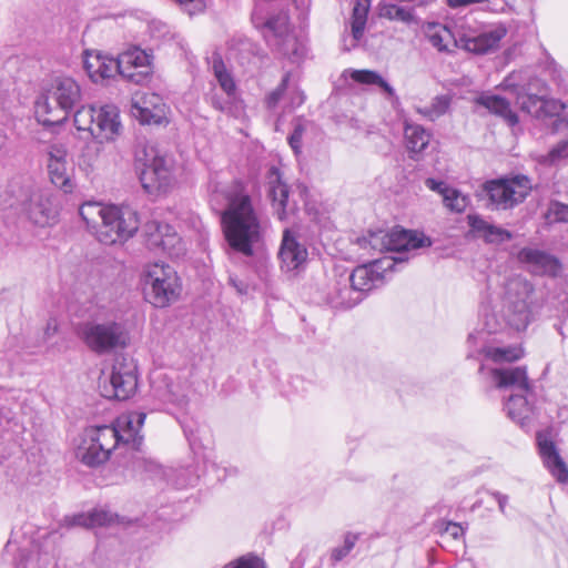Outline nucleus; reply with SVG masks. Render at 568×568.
I'll use <instances>...</instances> for the list:
<instances>
[{
  "instance_id": "obj_55",
  "label": "nucleus",
  "mask_w": 568,
  "mask_h": 568,
  "mask_svg": "<svg viewBox=\"0 0 568 568\" xmlns=\"http://www.w3.org/2000/svg\"><path fill=\"white\" fill-rule=\"evenodd\" d=\"M100 148L95 144H88L82 151L81 159L83 164L92 166L94 161L98 159Z\"/></svg>"
},
{
  "instance_id": "obj_23",
  "label": "nucleus",
  "mask_w": 568,
  "mask_h": 568,
  "mask_svg": "<svg viewBox=\"0 0 568 568\" xmlns=\"http://www.w3.org/2000/svg\"><path fill=\"white\" fill-rule=\"evenodd\" d=\"M92 130V138L100 143L103 141H112L119 135L121 123L119 120V111L115 105L106 104L97 109V116Z\"/></svg>"
},
{
  "instance_id": "obj_7",
  "label": "nucleus",
  "mask_w": 568,
  "mask_h": 568,
  "mask_svg": "<svg viewBox=\"0 0 568 568\" xmlns=\"http://www.w3.org/2000/svg\"><path fill=\"white\" fill-rule=\"evenodd\" d=\"M143 291L148 302L155 307H165L176 301L180 295V277L168 264H150L143 274Z\"/></svg>"
},
{
  "instance_id": "obj_10",
  "label": "nucleus",
  "mask_w": 568,
  "mask_h": 568,
  "mask_svg": "<svg viewBox=\"0 0 568 568\" xmlns=\"http://www.w3.org/2000/svg\"><path fill=\"white\" fill-rule=\"evenodd\" d=\"M139 229L136 212L130 206H108L97 229L98 240L106 245L121 243L133 236Z\"/></svg>"
},
{
  "instance_id": "obj_3",
  "label": "nucleus",
  "mask_w": 568,
  "mask_h": 568,
  "mask_svg": "<svg viewBox=\"0 0 568 568\" xmlns=\"http://www.w3.org/2000/svg\"><path fill=\"white\" fill-rule=\"evenodd\" d=\"M81 88L69 77H58L39 95L34 112L45 126L62 124L81 103Z\"/></svg>"
},
{
  "instance_id": "obj_18",
  "label": "nucleus",
  "mask_w": 568,
  "mask_h": 568,
  "mask_svg": "<svg viewBox=\"0 0 568 568\" xmlns=\"http://www.w3.org/2000/svg\"><path fill=\"white\" fill-rule=\"evenodd\" d=\"M430 245L432 241L423 233L395 229L388 232V252L395 253L396 255L384 257L383 260L395 261V257H403V260L396 261L395 264L405 262L409 258V254L413 250Z\"/></svg>"
},
{
  "instance_id": "obj_17",
  "label": "nucleus",
  "mask_w": 568,
  "mask_h": 568,
  "mask_svg": "<svg viewBox=\"0 0 568 568\" xmlns=\"http://www.w3.org/2000/svg\"><path fill=\"white\" fill-rule=\"evenodd\" d=\"M308 252L301 236L291 229H285L278 250L281 268L292 272L301 268L307 261Z\"/></svg>"
},
{
  "instance_id": "obj_22",
  "label": "nucleus",
  "mask_w": 568,
  "mask_h": 568,
  "mask_svg": "<svg viewBox=\"0 0 568 568\" xmlns=\"http://www.w3.org/2000/svg\"><path fill=\"white\" fill-rule=\"evenodd\" d=\"M507 30L503 26L485 30L474 37L460 39L463 48L471 53L483 55L495 52L499 49L500 41L506 37Z\"/></svg>"
},
{
  "instance_id": "obj_40",
  "label": "nucleus",
  "mask_w": 568,
  "mask_h": 568,
  "mask_svg": "<svg viewBox=\"0 0 568 568\" xmlns=\"http://www.w3.org/2000/svg\"><path fill=\"white\" fill-rule=\"evenodd\" d=\"M106 209L108 206H102L100 203L88 202L80 207L79 214L88 227L94 229L97 231L100 222L102 221V215H104L106 212Z\"/></svg>"
},
{
  "instance_id": "obj_51",
  "label": "nucleus",
  "mask_w": 568,
  "mask_h": 568,
  "mask_svg": "<svg viewBox=\"0 0 568 568\" xmlns=\"http://www.w3.org/2000/svg\"><path fill=\"white\" fill-rule=\"evenodd\" d=\"M305 131V126L302 121L294 123L293 132L288 135L287 141L295 154H298L302 149V139Z\"/></svg>"
},
{
  "instance_id": "obj_15",
  "label": "nucleus",
  "mask_w": 568,
  "mask_h": 568,
  "mask_svg": "<svg viewBox=\"0 0 568 568\" xmlns=\"http://www.w3.org/2000/svg\"><path fill=\"white\" fill-rule=\"evenodd\" d=\"M403 257L392 260H374L356 266L351 275L346 277L353 287L365 296L366 292L378 287L384 283L385 273L393 271L395 262Z\"/></svg>"
},
{
  "instance_id": "obj_30",
  "label": "nucleus",
  "mask_w": 568,
  "mask_h": 568,
  "mask_svg": "<svg viewBox=\"0 0 568 568\" xmlns=\"http://www.w3.org/2000/svg\"><path fill=\"white\" fill-rule=\"evenodd\" d=\"M424 32L429 43L440 52H449L457 45L452 31L442 23H428Z\"/></svg>"
},
{
  "instance_id": "obj_4",
  "label": "nucleus",
  "mask_w": 568,
  "mask_h": 568,
  "mask_svg": "<svg viewBox=\"0 0 568 568\" xmlns=\"http://www.w3.org/2000/svg\"><path fill=\"white\" fill-rule=\"evenodd\" d=\"M490 375L497 388H511L516 392L507 399L505 410L511 420L525 427L532 413V405L528 398L531 394V386L526 367L494 368Z\"/></svg>"
},
{
  "instance_id": "obj_6",
  "label": "nucleus",
  "mask_w": 568,
  "mask_h": 568,
  "mask_svg": "<svg viewBox=\"0 0 568 568\" xmlns=\"http://www.w3.org/2000/svg\"><path fill=\"white\" fill-rule=\"evenodd\" d=\"M78 336L97 355L111 354L129 344L125 325L116 321L83 323L78 329Z\"/></svg>"
},
{
  "instance_id": "obj_16",
  "label": "nucleus",
  "mask_w": 568,
  "mask_h": 568,
  "mask_svg": "<svg viewBox=\"0 0 568 568\" xmlns=\"http://www.w3.org/2000/svg\"><path fill=\"white\" fill-rule=\"evenodd\" d=\"M110 390H106L108 397H114L119 400L128 399L133 395L138 387L136 366L126 358H116L110 374Z\"/></svg>"
},
{
  "instance_id": "obj_45",
  "label": "nucleus",
  "mask_w": 568,
  "mask_h": 568,
  "mask_svg": "<svg viewBox=\"0 0 568 568\" xmlns=\"http://www.w3.org/2000/svg\"><path fill=\"white\" fill-rule=\"evenodd\" d=\"M358 540V535L346 532L344 535L343 546L334 547L329 552V564L332 567L336 566L339 561L346 558Z\"/></svg>"
},
{
  "instance_id": "obj_36",
  "label": "nucleus",
  "mask_w": 568,
  "mask_h": 568,
  "mask_svg": "<svg viewBox=\"0 0 568 568\" xmlns=\"http://www.w3.org/2000/svg\"><path fill=\"white\" fill-rule=\"evenodd\" d=\"M513 80V75L506 79L507 85L514 87L515 94H527L534 97H545L548 95V87L546 82L537 77H530L525 83H514L510 82Z\"/></svg>"
},
{
  "instance_id": "obj_8",
  "label": "nucleus",
  "mask_w": 568,
  "mask_h": 568,
  "mask_svg": "<svg viewBox=\"0 0 568 568\" xmlns=\"http://www.w3.org/2000/svg\"><path fill=\"white\" fill-rule=\"evenodd\" d=\"M136 169L140 181L149 193L164 192L171 183L168 159L160 154L155 145L146 143L135 153Z\"/></svg>"
},
{
  "instance_id": "obj_24",
  "label": "nucleus",
  "mask_w": 568,
  "mask_h": 568,
  "mask_svg": "<svg viewBox=\"0 0 568 568\" xmlns=\"http://www.w3.org/2000/svg\"><path fill=\"white\" fill-rule=\"evenodd\" d=\"M536 439L546 467L559 483H568V467L560 457L555 443L542 433H537Z\"/></svg>"
},
{
  "instance_id": "obj_25",
  "label": "nucleus",
  "mask_w": 568,
  "mask_h": 568,
  "mask_svg": "<svg viewBox=\"0 0 568 568\" xmlns=\"http://www.w3.org/2000/svg\"><path fill=\"white\" fill-rule=\"evenodd\" d=\"M363 301V294L357 292L346 277L336 280L326 295L327 304L335 310H348Z\"/></svg>"
},
{
  "instance_id": "obj_29",
  "label": "nucleus",
  "mask_w": 568,
  "mask_h": 568,
  "mask_svg": "<svg viewBox=\"0 0 568 568\" xmlns=\"http://www.w3.org/2000/svg\"><path fill=\"white\" fill-rule=\"evenodd\" d=\"M477 103L503 118L510 126H515L519 121L518 115L510 109L509 101L500 95H481L477 99Z\"/></svg>"
},
{
  "instance_id": "obj_34",
  "label": "nucleus",
  "mask_w": 568,
  "mask_h": 568,
  "mask_svg": "<svg viewBox=\"0 0 568 568\" xmlns=\"http://www.w3.org/2000/svg\"><path fill=\"white\" fill-rule=\"evenodd\" d=\"M212 72L221 89L229 95H233L236 89L232 74L227 71L222 57L214 52L210 58Z\"/></svg>"
},
{
  "instance_id": "obj_27",
  "label": "nucleus",
  "mask_w": 568,
  "mask_h": 568,
  "mask_svg": "<svg viewBox=\"0 0 568 568\" xmlns=\"http://www.w3.org/2000/svg\"><path fill=\"white\" fill-rule=\"evenodd\" d=\"M124 53H134L132 57L139 59H134L126 68L119 69V74L135 84L148 82L151 74V55L138 47L129 49Z\"/></svg>"
},
{
  "instance_id": "obj_5",
  "label": "nucleus",
  "mask_w": 568,
  "mask_h": 568,
  "mask_svg": "<svg viewBox=\"0 0 568 568\" xmlns=\"http://www.w3.org/2000/svg\"><path fill=\"white\" fill-rule=\"evenodd\" d=\"M252 22L257 29H263L264 38L268 44L284 57H298V43L291 31L290 19L286 11L265 14L262 6H255L252 12Z\"/></svg>"
},
{
  "instance_id": "obj_39",
  "label": "nucleus",
  "mask_w": 568,
  "mask_h": 568,
  "mask_svg": "<svg viewBox=\"0 0 568 568\" xmlns=\"http://www.w3.org/2000/svg\"><path fill=\"white\" fill-rule=\"evenodd\" d=\"M483 327L480 329H475L469 333L467 337V345L470 349L468 356H475V354H486V351L489 347L488 336L493 333L488 332L485 327V312L483 311Z\"/></svg>"
},
{
  "instance_id": "obj_47",
  "label": "nucleus",
  "mask_w": 568,
  "mask_h": 568,
  "mask_svg": "<svg viewBox=\"0 0 568 568\" xmlns=\"http://www.w3.org/2000/svg\"><path fill=\"white\" fill-rule=\"evenodd\" d=\"M449 104L450 99L447 95H438L433 99L429 106H426L420 112L434 121L447 112Z\"/></svg>"
},
{
  "instance_id": "obj_43",
  "label": "nucleus",
  "mask_w": 568,
  "mask_h": 568,
  "mask_svg": "<svg viewBox=\"0 0 568 568\" xmlns=\"http://www.w3.org/2000/svg\"><path fill=\"white\" fill-rule=\"evenodd\" d=\"M97 116V109L92 105L81 106L74 110V125L79 131H88L92 135V130Z\"/></svg>"
},
{
  "instance_id": "obj_20",
  "label": "nucleus",
  "mask_w": 568,
  "mask_h": 568,
  "mask_svg": "<svg viewBox=\"0 0 568 568\" xmlns=\"http://www.w3.org/2000/svg\"><path fill=\"white\" fill-rule=\"evenodd\" d=\"M518 260L536 275L557 276L561 271L559 260L538 248L524 247L518 252Z\"/></svg>"
},
{
  "instance_id": "obj_63",
  "label": "nucleus",
  "mask_w": 568,
  "mask_h": 568,
  "mask_svg": "<svg viewBox=\"0 0 568 568\" xmlns=\"http://www.w3.org/2000/svg\"><path fill=\"white\" fill-rule=\"evenodd\" d=\"M212 104H213V106H214L216 110H221V111H223V110H224V108H225V106H224V104H223V102H222L220 99H217V98H213V99H212Z\"/></svg>"
},
{
  "instance_id": "obj_58",
  "label": "nucleus",
  "mask_w": 568,
  "mask_h": 568,
  "mask_svg": "<svg viewBox=\"0 0 568 568\" xmlns=\"http://www.w3.org/2000/svg\"><path fill=\"white\" fill-rule=\"evenodd\" d=\"M490 496H493L497 504H498V508L501 513H505V507L508 503V496L507 495H504L499 491H488Z\"/></svg>"
},
{
  "instance_id": "obj_49",
  "label": "nucleus",
  "mask_w": 568,
  "mask_h": 568,
  "mask_svg": "<svg viewBox=\"0 0 568 568\" xmlns=\"http://www.w3.org/2000/svg\"><path fill=\"white\" fill-rule=\"evenodd\" d=\"M288 81H290V74L286 73L283 77L281 83L277 85V88L275 90H273L266 97L265 103H266L267 109L273 110L274 108H276L278 102L282 100L284 92L287 89Z\"/></svg>"
},
{
  "instance_id": "obj_42",
  "label": "nucleus",
  "mask_w": 568,
  "mask_h": 568,
  "mask_svg": "<svg viewBox=\"0 0 568 568\" xmlns=\"http://www.w3.org/2000/svg\"><path fill=\"white\" fill-rule=\"evenodd\" d=\"M163 230L171 232L172 226L166 223H161L158 221H151L144 225L143 232L148 239V244L150 246H155V247L161 246L163 248L166 247V242L163 240V235H162Z\"/></svg>"
},
{
  "instance_id": "obj_61",
  "label": "nucleus",
  "mask_w": 568,
  "mask_h": 568,
  "mask_svg": "<svg viewBox=\"0 0 568 568\" xmlns=\"http://www.w3.org/2000/svg\"><path fill=\"white\" fill-rule=\"evenodd\" d=\"M448 525V521H445V520H438L435 525H434V529L438 532V534H445V526Z\"/></svg>"
},
{
  "instance_id": "obj_33",
  "label": "nucleus",
  "mask_w": 568,
  "mask_h": 568,
  "mask_svg": "<svg viewBox=\"0 0 568 568\" xmlns=\"http://www.w3.org/2000/svg\"><path fill=\"white\" fill-rule=\"evenodd\" d=\"M406 148L412 153H419L429 143L430 134L418 124L406 123L404 129Z\"/></svg>"
},
{
  "instance_id": "obj_13",
  "label": "nucleus",
  "mask_w": 568,
  "mask_h": 568,
  "mask_svg": "<svg viewBox=\"0 0 568 568\" xmlns=\"http://www.w3.org/2000/svg\"><path fill=\"white\" fill-rule=\"evenodd\" d=\"M133 53H121L116 59L98 51H84L83 68L89 78L98 83L119 74V69L126 68L136 57Z\"/></svg>"
},
{
  "instance_id": "obj_11",
  "label": "nucleus",
  "mask_w": 568,
  "mask_h": 568,
  "mask_svg": "<svg viewBox=\"0 0 568 568\" xmlns=\"http://www.w3.org/2000/svg\"><path fill=\"white\" fill-rule=\"evenodd\" d=\"M516 102L521 111L536 119L561 116V121H564L568 126V103H564L556 99L527 94H516ZM549 154L551 159L567 158L568 138L558 142Z\"/></svg>"
},
{
  "instance_id": "obj_53",
  "label": "nucleus",
  "mask_w": 568,
  "mask_h": 568,
  "mask_svg": "<svg viewBox=\"0 0 568 568\" xmlns=\"http://www.w3.org/2000/svg\"><path fill=\"white\" fill-rule=\"evenodd\" d=\"M67 163V149L63 144H52L48 150V163Z\"/></svg>"
},
{
  "instance_id": "obj_35",
  "label": "nucleus",
  "mask_w": 568,
  "mask_h": 568,
  "mask_svg": "<svg viewBox=\"0 0 568 568\" xmlns=\"http://www.w3.org/2000/svg\"><path fill=\"white\" fill-rule=\"evenodd\" d=\"M351 79L362 84H372L381 88L389 98L395 97L394 88L383 79L376 71L372 70H351Z\"/></svg>"
},
{
  "instance_id": "obj_26",
  "label": "nucleus",
  "mask_w": 568,
  "mask_h": 568,
  "mask_svg": "<svg viewBox=\"0 0 568 568\" xmlns=\"http://www.w3.org/2000/svg\"><path fill=\"white\" fill-rule=\"evenodd\" d=\"M466 220L469 232L488 244H500L513 239V234L508 230L490 224L478 214H468Z\"/></svg>"
},
{
  "instance_id": "obj_31",
  "label": "nucleus",
  "mask_w": 568,
  "mask_h": 568,
  "mask_svg": "<svg viewBox=\"0 0 568 568\" xmlns=\"http://www.w3.org/2000/svg\"><path fill=\"white\" fill-rule=\"evenodd\" d=\"M352 244L369 255L388 252V232L383 230L368 231L366 235L357 236L352 241Z\"/></svg>"
},
{
  "instance_id": "obj_9",
  "label": "nucleus",
  "mask_w": 568,
  "mask_h": 568,
  "mask_svg": "<svg viewBox=\"0 0 568 568\" xmlns=\"http://www.w3.org/2000/svg\"><path fill=\"white\" fill-rule=\"evenodd\" d=\"M116 432L111 426H90L84 429L81 442L75 449L77 458L88 467H99L104 464L113 450Z\"/></svg>"
},
{
  "instance_id": "obj_57",
  "label": "nucleus",
  "mask_w": 568,
  "mask_h": 568,
  "mask_svg": "<svg viewBox=\"0 0 568 568\" xmlns=\"http://www.w3.org/2000/svg\"><path fill=\"white\" fill-rule=\"evenodd\" d=\"M445 534L454 539H459L464 535V528L458 523L448 521V525L445 526Z\"/></svg>"
},
{
  "instance_id": "obj_44",
  "label": "nucleus",
  "mask_w": 568,
  "mask_h": 568,
  "mask_svg": "<svg viewBox=\"0 0 568 568\" xmlns=\"http://www.w3.org/2000/svg\"><path fill=\"white\" fill-rule=\"evenodd\" d=\"M485 356L496 363L514 362L523 356V351L517 346L494 347L489 345Z\"/></svg>"
},
{
  "instance_id": "obj_32",
  "label": "nucleus",
  "mask_w": 568,
  "mask_h": 568,
  "mask_svg": "<svg viewBox=\"0 0 568 568\" xmlns=\"http://www.w3.org/2000/svg\"><path fill=\"white\" fill-rule=\"evenodd\" d=\"M371 2H355L352 16L349 19L352 40L347 48H355L358 41L363 38L367 23Z\"/></svg>"
},
{
  "instance_id": "obj_50",
  "label": "nucleus",
  "mask_w": 568,
  "mask_h": 568,
  "mask_svg": "<svg viewBox=\"0 0 568 568\" xmlns=\"http://www.w3.org/2000/svg\"><path fill=\"white\" fill-rule=\"evenodd\" d=\"M223 568H266L262 559L255 556H243L235 561L229 562Z\"/></svg>"
},
{
  "instance_id": "obj_54",
  "label": "nucleus",
  "mask_w": 568,
  "mask_h": 568,
  "mask_svg": "<svg viewBox=\"0 0 568 568\" xmlns=\"http://www.w3.org/2000/svg\"><path fill=\"white\" fill-rule=\"evenodd\" d=\"M180 10L189 17H194L196 14L203 13L206 6V2H178Z\"/></svg>"
},
{
  "instance_id": "obj_14",
  "label": "nucleus",
  "mask_w": 568,
  "mask_h": 568,
  "mask_svg": "<svg viewBox=\"0 0 568 568\" xmlns=\"http://www.w3.org/2000/svg\"><path fill=\"white\" fill-rule=\"evenodd\" d=\"M146 415L142 412H130L116 418L114 425H110L111 429L116 432L114 440L115 449H124L125 452L140 453L143 443V436L140 430L144 424Z\"/></svg>"
},
{
  "instance_id": "obj_37",
  "label": "nucleus",
  "mask_w": 568,
  "mask_h": 568,
  "mask_svg": "<svg viewBox=\"0 0 568 568\" xmlns=\"http://www.w3.org/2000/svg\"><path fill=\"white\" fill-rule=\"evenodd\" d=\"M113 520V515L104 509H94L88 514H79L72 517L71 525L72 526H82V527H94V526H104L109 525Z\"/></svg>"
},
{
  "instance_id": "obj_62",
  "label": "nucleus",
  "mask_w": 568,
  "mask_h": 568,
  "mask_svg": "<svg viewBox=\"0 0 568 568\" xmlns=\"http://www.w3.org/2000/svg\"><path fill=\"white\" fill-rule=\"evenodd\" d=\"M162 235H163V240L166 242V246H168L171 243V237H174V235H175L174 229L172 227L171 232L163 230Z\"/></svg>"
},
{
  "instance_id": "obj_48",
  "label": "nucleus",
  "mask_w": 568,
  "mask_h": 568,
  "mask_svg": "<svg viewBox=\"0 0 568 568\" xmlns=\"http://www.w3.org/2000/svg\"><path fill=\"white\" fill-rule=\"evenodd\" d=\"M545 217L554 222H568V205L559 201H551L548 205Z\"/></svg>"
},
{
  "instance_id": "obj_12",
  "label": "nucleus",
  "mask_w": 568,
  "mask_h": 568,
  "mask_svg": "<svg viewBox=\"0 0 568 568\" xmlns=\"http://www.w3.org/2000/svg\"><path fill=\"white\" fill-rule=\"evenodd\" d=\"M484 189L490 203L497 210H509L525 201L532 185L528 176L517 174L511 178L488 181Z\"/></svg>"
},
{
  "instance_id": "obj_59",
  "label": "nucleus",
  "mask_w": 568,
  "mask_h": 568,
  "mask_svg": "<svg viewBox=\"0 0 568 568\" xmlns=\"http://www.w3.org/2000/svg\"><path fill=\"white\" fill-rule=\"evenodd\" d=\"M304 100H305V97H304L303 92H295L291 97V106L292 108L300 106L301 104H303Z\"/></svg>"
},
{
  "instance_id": "obj_64",
  "label": "nucleus",
  "mask_w": 568,
  "mask_h": 568,
  "mask_svg": "<svg viewBox=\"0 0 568 568\" xmlns=\"http://www.w3.org/2000/svg\"><path fill=\"white\" fill-rule=\"evenodd\" d=\"M7 134L0 129V150L6 145Z\"/></svg>"
},
{
  "instance_id": "obj_46",
  "label": "nucleus",
  "mask_w": 568,
  "mask_h": 568,
  "mask_svg": "<svg viewBox=\"0 0 568 568\" xmlns=\"http://www.w3.org/2000/svg\"><path fill=\"white\" fill-rule=\"evenodd\" d=\"M443 202L450 211L462 213L468 206L469 197L460 191L452 187L449 191H446Z\"/></svg>"
},
{
  "instance_id": "obj_2",
  "label": "nucleus",
  "mask_w": 568,
  "mask_h": 568,
  "mask_svg": "<svg viewBox=\"0 0 568 568\" xmlns=\"http://www.w3.org/2000/svg\"><path fill=\"white\" fill-rule=\"evenodd\" d=\"M534 287L521 276L507 280L499 306L485 307V327L490 333L507 327L524 331L532 321Z\"/></svg>"
},
{
  "instance_id": "obj_1",
  "label": "nucleus",
  "mask_w": 568,
  "mask_h": 568,
  "mask_svg": "<svg viewBox=\"0 0 568 568\" xmlns=\"http://www.w3.org/2000/svg\"><path fill=\"white\" fill-rule=\"evenodd\" d=\"M225 200L221 214L225 239L233 250L253 256L264 237V227L253 200L241 182H235L226 191Z\"/></svg>"
},
{
  "instance_id": "obj_19",
  "label": "nucleus",
  "mask_w": 568,
  "mask_h": 568,
  "mask_svg": "<svg viewBox=\"0 0 568 568\" xmlns=\"http://www.w3.org/2000/svg\"><path fill=\"white\" fill-rule=\"evenodd\" d=\"M131 113L141 123L160 124L164 116V103L156 93H135L132 98Z\"/></svg>"
},
{
  "instance_id": "obj_52",
  "label": "nucleus",
  "mask_w": 568,
  "mask_h": 568,
  "mask_svg": "<svg viewBox=\"0 0 568 568\" xmlns=\"http://www.w3.org/2000/svg\"><path fill=\"white\" fill-rule=\"evenodd\" d=\"M148 29L150 36L158 40H164L171 34L169 26L156 19H153L148 23Z\"/></svg>"
},
{
  "instance_id": "obj_38",
  "label": "nucleus",
  "mask_w": 568,
  "mask_h": 568,
  "mask_svg": "<svg viewBox=\"0 0 568 568\" xmlns=\"http://www.w3.org/2000/svg\"><path fill=\"white\" fill-rule=\"evenodd\" d=\"M379 16L405 24L415 22L413 9L398 6L395 2H384L379 8Z\"/></svg>"
},
{
  "instance_id": "obj_21",
  "label": "nucleus",
  "mask_w": 568,
  "mask_h": 568,
  "mask_svg": "<svg viewBox=\"0 0 568 568\" xmlns=\"http://www.w3.org/2000/svg\"><path fill=\"white\" fill-rule=\"evenodd\" d=\"M23 210L28 219L38 226L49 225L57 216V207L49 194L40 191L31 193Z\"/></svg>"
},
{
  "instance_id": "obj_28",
  "label": "nucleus",
  "mask_w": 568,
  "mask_h": 568,
  "mask_svg": "<svg viewBox=\"0 0 568 568\" xmlns=\"http://www.w3.org/2000/svg\"><path fill=\"white\" fill-rule=\"evenodd\" d=\"M271 176H274V180L270 181L268 196L272 200L276 216L284 220L287 213L295 209V204L290 203L288 186L282 182L280 171L276 168L271 169Z\"/></svg>"
},
{
  "instance_id": "obj_41",
  "label": "nucleus",
  "mask_w": 568,
  "mask_h": 568,
  "mask_svg": "<svg viewBox=\"0 0 568 568\" xmlns=\"http://www.w3.org/2000/svg\"><path fill=\"white\" fill-rule=\"evenodd\" d=\"M48 173L51 182L63 190L65 193L71 192L72 184L70 180V175L68 173L67 163H48Z\"/></svg>"
},
{
  "instance_id": "obj_56",
  "label": "nucleus",
  "mask_w": 568,
  "mask_h": 568,
  "mask_svg": "<svg viewBox=\"0 0 568 568\" xmlns=\"http://www.w3.org/2000/svg\"><path fill=\"white\" fill-rule=\"evenodd\" d=\"M425 184L429 190L438 192L443 197L445 196L446 191H449L452 189L445 182L437 181L435 179H427L425 181Z\"/></svg>"
},
{
  "instance_id": "obj_60",
  "label": "nucleus",
  "mask_w": 568,
  "mask_h": 568,
  "mask_svg": "<svg viewBox=\"0 0 568 568\" xmlns=\"http://www.w3.org/2000/svg\"><path fill=\"white\" fill-rule=\"evenodd\" d=\"M187 439H189V443H190V446L195 449V446L197 445V437L195 436V434L193 432H191L190 434L187 433V430L185 429L184 430Z\"/></svg>"
}]
</instances>
